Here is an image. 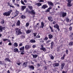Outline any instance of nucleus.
<instances>
[{
  "mask_svg": "<svg viewBox=\"0 0 73 73\" xmlns=\"http://www.w3.org/2000/svg\"><path fill=\"white\" fill-rule=\"evenodd\" d=\"M11 12H12V10H10L7 12L4 13L3 15L4 16H10V14L11 13Z\"/></svg>",
  "mask_w": 73,
  "mask_h": 73,
  "instance_id": "obj_1",
  "label": "nucleus"
},
{
  "mask_svg": "<svg viewBox=\"0 0 73 73\" xmlns=\"http://www.w3.org/2000/svg\"><path fill=\"white\" fill-rule=\"evenodd\" d=\"M26 12L27 13H30V14H33V15L36 14V13L34 10L30 11L28 9H27L26 11Z\"/></svg>",
  "mask_w": 73,
  "mask_h": 73,
  "instance_id": "obj_2",
  "label": "nucleus"
},
{
  "mask_svg": "<svg viewBox=\"0 0 73 73\" xmlns=\"http://www.w3.org/2000/svg\"><path fill=\"white\" fill-rule=\"evenodd\" d=\"M68 3H67V6L68 7H72V5L71 4V0H68Z\"/></svg>",
  "mask_w": 73,
  "mask_h": 73,
  "instance_id": "obj_3",
  "label": "nucleus"
},
{
  "mask_svg": "<svg viewBox=\"0 0 73 73\" xmlns=\"http://www.w3.org/2000/svg\"><path fill=\"white\" fill-rule=\"evenodd\" d=\"M16 33H17V35H21L23 34V32L21 31V30L20 29H19L17 31H16Z\"/></svg>",
  "mask_w": 73,
  "mask_h": 73,
  "instance_id": "obj_4",
  "label": "nucleus"
},
{
  "mask_svg": "<svg viewBox=\"0 0 73 73\" xmlns=\"http://www.w3.org/2000/svg\"><path fill=\"white\" fill-rule=\"evenodd\" d=\"M41 48H40V50H43V52H45L46 51V48L44 47V44H42L41 45Z\"/></svg>",
  "mask_w": 73,
  "mask_h": 73,
  "instance_id": "obj_5",
  "label": "nucleus"
},
{
  "mask_svg": "<svg viewBox=\"0 0 73 73\" xmlns=\"http://www.w3.org/2000/svg\"><path fill=\"white\" fill-rule=\"evenodd\" d=\"M54 28H56L58 31H60V29L59 28V25H58L57 24H56V25H55L54 26Z\"/></svg>",
  "mask_w": 73,
  "mask_h": 73,
  "instance_id": "obj_6",
  "label": "nucleus"
},
{
  "mask_svg": "<svg viewBox=\"0 0 73 73\" xmlns=\"http://www.w3.org/2000/svg\"><path fill=\"white\" fill-rule=\"evenodd\" d=\"M47 3L49 6H52V7H53V6H54V5H53V3L52 2L48 1Z\"/></svg>",
  "mask_w": 73,
  "mask_h": 73,
  "instance_id": "obj_7",
  "label": "nucleus"
},
{
  "mask_svg": "<svg viewBox=\"0 0 73 73\" xmlns=\"http://www.w3.org/2000/svg\"><path fill=\"white\" fill-rule=\"evenodd\" d=\"M48 6L46 5H43V6L41 7L42 9H45L48 8Z\"/></svg>",
  "mask_w": 73,
  "mask_h": 73,
  "instance_id": "obj_8",
  "label": "nucleus"
},
{
  "mask_svg": "<svg viewBox=\"0 0 73 73\" xmlns=\"http://www.w3.org/2000/svg\"><path fill=\"white\" fill-rule=\"evenodd\" d=\"M5 27H2L1 26H0V31L1 32H3V30L5 31Z\"/></svg>",
  "mask_w": 73,
  "mask_h": 73,
  "instance_id": "obj_9",
  "label": "nucleus"
},
{
  "mask_svg": "<svg viewBox=\"0 0 73 73\" xmlns=\"http://www.w3.org/2000/svg\"><path fill=\"white\" fill-rule=\"evenodd\" d=\"M48 19L49 20V21H50V22H52V21H53V18H52V17H48Z\"/></svg>",
  "mask_w": 73,
  "mask_h": 73,
  "instance_id": "obj_10",
  "label": "nucleus"
},
{
  "mask_svg": "<svg viewBox=\"0 0 73 73\" xmlns=\"http://www.w3.org/2000/svg\"><path fill=\"white\" fill-rule=\"evenodd\" d=\"M27 8V6H22L21 7V11H24V9Z\"/></svg>",
  "mask_w": 73,
  "mask_h": 73,
  "instance_id": "obj_11",
  "label": "nucleus"
},
{
  "mask_svg": "<svg viewBox=\"0 0 73 73\" xmlns=\"http://www.w3.org/2000/svg\"><path fill=\"white\" fill-rule=\"evenodd\" d=\"M31 47H30V46L29 45L27 44L25 46V48L26 49V50H28V49H30Z\"/></svg>",
  "mask_w": 73,
  "mask_h": 73,
  "instance_id": "obj_12",
  "label": "nucleus"
},
{
  "mask_svg": "<svg viewBox=\"0 0 73 73\" xmlns=\"http://www.w3.org/2000/svg\"><path fill=\"white\" fill-rule=\"evenodd\" d=\"M53 65L54 67H57L59 66V63H54L53 64Z\"/></svg>",
  "mask_w": 73,
  "mask_h": 73,
  "instance_id": "obj_13",
  "label": "nucleus"
},
{
  "mask_svg": "<svg viewBox=\"0 0 73 73\" xmlns=\"http://www.w3.org/2000/svg\"><path fill=\"white\" fill-rule=\"evenodd\" d=\"M20 50H21V51H22L21 52H24L25 51H24V46H23L22 47H21L20 48Z\"/></svg>",
  "mask_w": 73,
  "mask_h": 73,
  "instance_id": "obj_14",
  "label": "nucleus"
},
{
  "mask_svg": "<svg viewBox=\"0 0 73 73\" xmlns=\"http://www.w3.org/2000/svg\"><path fill=\"white\" fill-rule=\"evenodd\" d=\"M29 68L31 69V70H34L35 69V67L33 65H31L29 66Z\"/></svg>",
  "mask_w": 73,
  "mask_h": 73,
  "instance_id": "obj_15",
  "label": "nucleus"
},
{
  "mask_svg": "<svg viewBox=\"0 0 73 73\" xmlns=\"http://www.w3.org/2000/svg\"><path fill=\"white\" fill-rule=\"evenodd\" d=\"M66 15H67V14L66 13H62V17H65L66 16Z\"/></svg>",
  "mask_w": 73,
  "mask_h": 73,
  "instance_id": "obj_16",
  "label": "nucleus"
},
{
  "mask_svg": "<svg viewBox=\"0 0 73 73\" xmlns=\"http://www.w3.org/2000/svg\"><path fill=\"white\" fill-rule=\"evenodd\" d=\"M17 26H20V20H18L16 24Z\"/></svg>",
  "mask_w": 73,
  "mask_h": 73,
  "instance_id": "obj_17",
  "label": "nucleus"
},
{
  "mask_svg": "<svg viewBox=\"0 0 73 73\" xmlns=\"http://www.w3.org/2000/svg\"><path fill=\"white\" fill-rule=\"evenodd\" d=\"M27 65L25 62H24L22 66L23 68H26V67H27Z\"/></svg>",
  "mask_w": 73,
  "mask_h": 73,
  "instance_id": "obj_18",
  "label": "nucleus"
},
{
  "mask_svg": "<svg viewBox=\"0 0 73 73\" xmlns=\"http://www.w3.org/2000/svg\"><path fill=\"white\" fill-rule=\"evenodd\" d=\"M48 37L49 39H52L53 38V35L52 34H49L48 35Z\"/></svg>",
  "mask_w": 73,
  "mask_h": 73,
  "instance_id": "obj_19",
  "label": "nucleus"
},
{
  "mask_svg": "<svg viewBox=\"0 0 73 73\" xmlns=\"http://www.w3.org/2000/svg\"><path fill=\"white\" fill-rule=\"evenodd\" d=\"M44 23H43V22H42L41 23V25H40V28H44Z\"/></svg>",
  "mask_w": 73,
  "mask_h": 73,
  "instance_id": "obj_20",
  "label": "nucleus"
},
{
  "mask_svg": "<svg viewBox=\"0 0 73 73\" xmlns=\"http://www.w3.org/2000/svg\"><path fill=\"white\" fill-rule=\"evenodd\" d=\"M32 56H33V57L34 58H37V57L38 56V55H37L36 54H35V55L32 54Z\"/></svg>",
  "mask_w": 73,
  "mask_h": 73,
  "instance_id": "obj_21",
  "label": "nucleus"
},
{
  "mask_svg": "<svg viewBox=\"0 0 73 73\" xmlns=\"http://www.w3.org/2000/svg\"><path fill=\"white\" fill-rule=\"evenodd\" d=\"M64 66H65V63H63L61 64V69H63L64 67Z\"/></svg>",
  "mask_w": 73,
  "mask_h": 73,
  "instance_id": "obj_22",
  "label": "nucleus"
},
{
  "mask_svg": "<svg viewBox=\"0 0 73 73\" xmlns=\"http://www.w3.org/2000/svg\"><path fill=\"white\" fill-rule=\"evenodd\" d=\"M35 5H36L38 7H40V6H41V5H42V4L40 3H36Z\"/></svg>",
  "mask_w": 73,
  "mask_h": 73,
  "instance_id": "obj_23",
  "label": "nucleus"
},
{
  "mask_svg": "<svg viewBox=\"0 0 73 73\" xmlns=\"http://www.w3.org/2000/svg\"><path fill=\"white\" fill-rule=\"evenodd\" d=\"M14 52L16 53L17 52H19V50L17 48H15L14 49Z\"/></svg>",
  "mask_w": 73,
  "mask_h": 73,
  "instance_id": "obj_24",
  "label": "nucleus"
},
{
  "mask_svg": "<svg viewBox=\"0 0 73 73\" xmlns=\"http://www.w3.org/2000/svg\"><path fill=\"white\" fill-rule=\"evenodd\" d=\"M30 42H31V43H35L36 42V40L34 39H31L30 40Z\"/></svg>",
  "mask_w": 73,
  "mask_h": 73,
  "instance_id": "obj_25",
  "label": "nucleus"
},
{
  "mask_svg": "<svg viewBox=\"0 0 73 73\" xmlns=\"http://www.w3.org/2000/svg\"><path fill=\"white\" fill-rule=\"evenodd\" d=\"M53 45H54V42H51V48L52 49H53Z\"/></svg>",
  "mask_w": 73,
  "mask_h": 73,
  "instance_id": "obj_26",
  "label": "nucleus"
},
{
  "mask_svg": "<svg viewBox=\"0 0 73 73\" xmlns=\"http://www.w3.org/2000/svg\"><path fill=\"white\" fill-rule=\"evenodd\" d=\"M5 60H6V61H9V62H11V60L9 59V58H5Z\"/></svg>",
  "mask_w": 73,
  "mask_h": 73,
  "instance_id": "obj_27",
  "label": "nucleus"
},
{
  "mask_svg": "<svg viewBox=\"0 0 73 73\" xmlns=\"http://www.w3.org/2000/svg\"><path fill=\"white\" fill-rule=\"evenodd\" d=\"M31 32V31L30 30H28L26 32V33L27 34H29V33H30Z\"/></svg>",
  "mask_w": 73,
  "mask_h": 73,
  "instance_id": "obj_28",
  "label": "nucleus"
},
{
  "mask_svg": "<svg viewBox=\"0 0 73 73\" xmlns=\"http://www.w3.org/2000/svg\"><path fill=\"white\" fill-rule=\"evenodd\" d=\"M65 54H64L63 56H62L61 58V60H64V58L65 57Z\"/></svg>",
  "mask_w": 73,
  "mask_h": 73,
  "instance_id": "obj_29",
  "label": "nucleus"
},
{
  "mask_svg": "<svg viewBox=\"0 0 73 73\" xmlns=\"http://www.w3.org/2000/svg\"><path fill=\"white\" fill-rule=\"evenodd\" d=\"M49 27L50 28V29L51 30V32H54V31L53 29V28H52V27L50 26H49Z\"/></svg>",
  "mask_w": 73,
  "mask_h": 73,
  "instance_id": "obj_30",
  "label": "nucleus"
},
{
  "mask_svg": "<svg viewBox=\"0 0 73 73\" xmlns=\"http://www.w3.org/2000/svg\"><path fill=\"white\" fill-rule=\"evenodd\" d=\"M21 18L22 19H25L26 17H25V15H22L21 16Z\"/></svg>",
  "mask_w": 73,
  "mask_h": 73,
  "instance_id": "obj_31",
  "label": "nucleus"
},
{
  "mask_svg": "<svg viewBox=\"0 0 73 73\" xmlns=\"http://www.w3.org/2000/svg\"><path fill=\"white\" fill-rule=\"evenodd\" d=\"M5 22V21H4V19H2V21H1V24H2V25H3V24H4Z\"/></svg>",
  "mask_w": 73,
  "mask_h": 73,
  "instance_id": "obj_32",
  "label": "nucleus"
},
{
  "mask_svg": "<svg viewBox=\"0 0 73 73\" xmlns=\"http://www.w3.org/2000/svg\"><path fill=\"white\" fill-rule=\"evenodd\" d=\"M14 46L15 47H17V46H18V44H17V43L16 42H15L14 43Z\"/></svg>",
  "mask_w": 73,
  "mask_h": 73,
  "instance_id": "obj_33",
  "label": "nucleus"
},
{
  "mask_svg": "<svg viewBox=\"0 0 73 73\" xmlns=\"http://www.w3.org/2000/svg\"><path fill=\"white\" fill-rule=\"evenodd\" d=\"M21 38H25V36L24 35H22L21 36Z\"/></svg>",
  "mask_w": 73,
  "mask_h": 73,
  "instance_id": "obj_34",
  "label": "nucleus"
},
{
  "mask_svg": "<svg viewBox=\"0 0 73 73\" xmlns=\"http://www.w3.org/2000/svg\"><path fill=\"white\" fill-rule=\"evenodd\" d=\"M29 25V23H26L25 26L26 27H28Z\"/></svg>",
  "mask_w": 73,
  "mask_h": 73,
  "instance_id": "obj_35",
  "label": "nucleus"
},
{
  "mask_svg": "<svg viewBox=\"0 0 73 73\" xmlns=\"http://www.w3.org/2000/svg\"><path fill=\"white\" fill-rule=\"evenodd\" d=\"M41 40V41H40V42H42V43H44V40H42V38H41L40 39V40Z\"/></svg>",
  "mask_w": 73,
  "mask_h": 73,
  "instance_id": "obj_36",
  "label": "nucleus"
},
{
  "mask_svg": "<svg viewBox=\"0 0 73 73\" xmlns=\"http://www.w3.org/2000/svg\"><path fill=\"white\" fill-rule=\"evenodd\" d=\"M50 58L51 60H54V56L53 55H51V56H50Z\"/></svg>",
  "mask_w": 73,
  "mask_h": 73,
  "instance_id": "obj_37",
  "label": "nucleus"
},
{
  "mask_svg": "<svg viewBox=\"0 0 73 73\" xmlns=\"http://www.w3.org/2000/svg\"><path fill=\"white\" fill-rule=\"evenodd\" d=\"M48 39V38L46 36L44 38V40H46H46H47Z\"/></svg>",
  "mask_w": 73,
  "mask_h": 73,
  "instance_id": "obj_38",
  "label": "nucleus"
},
{
  "mask_svg": "<svg viewBox=\"0 0 73 73\" xmlns=\"http://www.w3.org/2000/svg\"><path fill=\"white\" fill-rule=\"evenodd\" d=\"M68 44L69 45H73V42H71Z\"/></svg>",
  "mask_w": 73,
  "mask_h": 73,
  "instance_id": "obj_39",
  "label": "nucleus"
},
{
  "mask_svg": "<svg viewBox=\"0 0 73 73\" xmlns=\"http://www.w3.org/2000/svg\"><path fill=\"white\" fill-rule=\"evenodd\" d=\"M73 33H72L71 35L69 36V37L72 38L73 37Z\"/></svg>",
  "mask_w": 73,
  "mask_h": 73,
  "instance_id": "obj_40",
  "label": "nucleus"
},
{
  "mask_svg": "<svg viewBox=\"0 0 73 73\" xmlns=\"http://www.w3.org/2000/svg\"><path fill=\"white\" fill-rule=\"evenodd\" d=\"M29 7L30 9L31 10H32V8H33V7H32V6H29Z\"/></svg>",
  "mask_w": 73,
  "mask_h": 73,
  "instance_id": "obj_41",
  "label": "nucleus"
},
{
  "mask_svg": "<svg viewBox=\"0 0 73 73\" xmlns=\"http://www.w3.org/2000/svg\"><path fill=\"white\" fill-rule=\"evenodd\" d=\"M69 31H72V27H70L69 28Z\"/></svg>",
  "mask_w": 73,
  "mask_h": 73,
  "instance_id": "obj_42",
  "label": "nucleus"
},
{
  "mask_svg": "<svg viewBox=\"0 0 73 73\" xmlns=\"http://www.w3.org/2000/svg\"><path fill=\"white\" fill-rule=\"evenodd\" d=\"M69 21V19L68 18H66V22L68 23Z\"/></svg>",
  "mask_w": 73,
  "mask_h": 73,
  "instance_id": "obj_43",
  "label": "nucleus"
},
{
  "mask_svg": "<svg viewBox=\"0 0 73 73\" xmlns=\"http://www.w3.org/2000/svg\"><path fill=\"white\" fill-rule=\"evenodd\" d=\"M68 52L69 51H68V49H66V54H68Z\"/></svg>",
  "mask_w": 73,
  "mask_h": 73,
  "instance_id": "obj_44",
  "label": "nucleus"
},
{
  "mask_svg": "<svg viewBox=\"0 0 73 73\" xmlns=\"http://www.w3.org/2000/svg\"><path fill=\"white\" fill-rule=\"evenodd\" d=\"M33 34H34V37H36V35H37V33H33Z\"/></svg>",
  "mask_w": 73,
  "mask_h": 73,
  "instance_id": "obj_45",
  "label": "nucleus"
},
{
  "mask_svg": "<svg viewBox=\"0 0 73 73\" xmlns=\"http://www.w3.org/2000/svg\"><path fill=\"white\" fill-rule=\"evenodd\" d=\"M36 37V38H40V35H37Z\"/></svg>",
  "mask_w": 73,
  "mask_h": 73,
  "instance_id": "obj_46",
  "label": "nucleus"
},
{
  "mask_svg": "<svg viewBox=\"0 0 73 73\" xmlns=\"http://www.w3.org/2000/svg\"><path fill=\"white\" fill-rule=\"evenodd\" d=\"M32 47L33 48H34V49H35V48H36V46L35 45H33Z\"/></svg>",
  "mask_w": 73,
  "mask_h": 73,
  "instance_id": "obj_47",
  "label": "nucleus"
},
{
  "mask_svg": "<svg viewBox=\"0 0 73 73\" xmlns=\"http://www.w3.org/2000/svg\"><path fill=\"white\" fill-rule=\"evenodd\" d=\"M21 4H23V5H25V4L24 2V1H23V0H22L21 1Z\"/></svg>",
  "mask_w": 73,
  "mask_h": 73,
  "instance_id": "obj_48",
  "label": "nucleus"
},
{
  "mask_svg": "<svg viewBox=\"0 0 73 73\" xmlns=\"http://www.w3.org/2000/svg\"><path fill=\"white\" fill-rule=\"evenodd\" d=\"M50 10L48 9L46 11H45L46 12H50Z\"/></svg>",
  "mask_w": 73,
  "mask_h": 73,
  "instance_id": "obj_49",
  "label": "nucleus"
},
{
  "mask_svg": "<svg viewBox=\"0 0 73 73\" xmlns=\"http://www.w3.org/2000/svg\"><path fill=\"white\" fill-rule=\"evenodd\" d=\"M7 40H8V39H3V41H7Z\"/></svg>",
  "mask_w": 73,
  "mask_h": 73,
  "instance_id": "obj_50",
  "label": "nucleus"
},
{
  "mask_svg": "<svg viewBox=\"0 0 73 73\" xmlns=\"http://www.w3.org/2000/svg\"><path fill=\"white\" fill-rule=\"evenodd\" d=\"M12 4L11 5H10V7H12V8H15V7L14 6H12Z\"/></svg>",
  "mask_w": 73,
  "mask_h": 73,
  "instance_id": "obj_51",
  "label": "nucleus"
},
{
  "mask_svg": "<svg viewBox=\"0 0 73 73\" xmlns=\"http://www.w3.org/2000/svg\"><path fill=\"white\" fill-rule=\"evenodd\" d=\"M21 63L20 62H19V63H17V64L18 65H19V66H20V64H21Z\"/></svg>",
  "mask_w": 73,
  "mask_h": 73,
  "instance_id": "obj_52",
  "label": "nucleus"
},
{
  "mask_svg": "<svg viewBox=\"0 0 73 73\" xmlns=\"http://www.w3.org/2000/svg\"><path fill=\"white\" fill-rule=\"evenodd\" d=\"M52 7H49L48 8V9L50 11V9H52Z\"/></svg>",
  "mask_w": 73,
  "mask_h": 73,
  "instance_id": "obj_53",
  "label": "nucleus"
},
{
  "mask_svg": "<svg viewBox=\"0 0 73 73\" xmlns=\"http://www.w3.org/2000/svg\"><path fill=\"white\" fill-rule=\"evenodd\" d=\"M37 65L38 67H40V64H39V63H38Z\"/></svg>",
  "mask_w": 73,
  "mask_h": 73,
  "instance_id": "obj_54",
  "label": "nucleus"
},
{
  "mask_svg": "<svg viewBox=\"0 0 73 73\" xmlns=\"http://www.w3.org/2000/svg\"><path fill=\"white\" fill-rule=\"evenodd\" d=\"M19 28H17L15 29V31H17V30H19Z\"/></svg>",
  "mask_w": 73,
  "mask_h": 73,
  "instance_id": "obj_55",
  "label": "nucleus"
},
{
  "mask_svg": "<svg viewBox=\"0 0 73 73\" xmlns=\"http://www.w3.org/2000/svg\"><path fill=\"white\" fill-rule=\"evenodd\" d=\"M8 45H12V43L10 42L8 44Z\"/></svg>",
  "mask_w": 73,
  "mask_h": 73,
  "instance_id": "obj_56",
  "label": "nucleus"
},
{
  "mask_svg": "<svg viewBox=\"0 0 73 73\" xmlns=\"http://www.w3.org/2000/svg\"><path fill=\"white\" fill-rule=\"evenodd\" d=\"M23 46V44L22 43H21L20 44H19V46Z\"/></svg>",
  "mask_w": 73,
  "mask_h": 73,
  "instance_id": "obj_57",
  "label": "nucleus"
},
{
  "mask_svg": "<svg viewBox=\"0 0 73 73\" xmlns=\"http://www.w3.org/2000/svg\"><path fill=\"white\" fill-rule=\"evenodd\" d=\"M15 5H17V7H20V6H19V4H15Z\"/></svg>",
  "mask_w": 73,
  "mask_h": 73,
  "instance_id": "obj_58",
  "label": "nucleus"
},
{
  "mask_svg": "<svg viewBox=\"0 0 73 73\" xmlns=\"http://www.w3.org/2000/svg\"><path fill=\"white\" fill-rule=\"evenodd\" d=\"M16 13H17V15L16 16H17L18 14H19V11H16Z\"/></svg>",
  "mask_w": 73,
  "mask_h": 73,
  "instance_id": "obj_59",
  "label": "nucleus"
},
{
  "mask_svg": "<svg viewBox=\"0 0 73 73\" xmlns=\"http://www.w3.org/2000/svg\"><path fill=\"white\" fill-rule=\"evenodd\" d=\"M7 5L8 6H9V7H10V5H10V3H9V2H8L7 3Z\"/></svg>",
  "mask_w": 73,
  "mask_h": 73,
  "instance_id": "obj_60",
  "label": "nucleus"
},
{
  "mask_svg": "<svg viewBox=\"0 0 73 73\" xmlns=\"http://www.w3.org/2000/svg\"><path fill=\"white\" fill-rule=\"evenodd\" d=\"M40 2H44V1L43 0H39Z\"/></svg>",
  "mask_w": 73,
  "mask_h": 73,
  "instance_id": "obj_61",
  "label": "nucleus"
},
{
  "mask_svg": "<svg viewBox=\"0 0 73 73\" xmlns=\"http://www.w3.org/2000/svg\"><path fill=\"white\" fill-rule=\"evenodd\" d=\"M48 62H49L48 64H49V63H50V62L51 63V64H50V66H52V62H50V61H49Z\"/></svg>",
  "mask_w": 73,
  "mask_h": 73,
  "instance_id": "obj_62",
  "label": "nucleus"
},
{
  "mask_svg": "<svg viewBox=\"0 0 73 73\" xmlns=\"http://www.w3.org/2000/svg\"><path fill=\"white\" fill-rule=\"evenodd\" d=\"M56 21H54V22H52V24H56Z\"/></svg>",
  "mask_w": 73,
  "mask_h": 73,
  "instance_id": "obj_63",
  "label": "nucleus"
},
{
  "mask_svg": "<svg viewBox=\"0 0 73 73\" xmlns=\"http://www.w3.org/2000/svg\"><path fill=\"white\" fill-rule=\"evenodd\" d=\"M7 73H11L10 72H9V70L7 71Z\"/></svg>",
  "mask_w": 73,
  "mask_h": 73,
  "instance_id": "obj_64",
  "label": "nucleus"
}]
</instances>
